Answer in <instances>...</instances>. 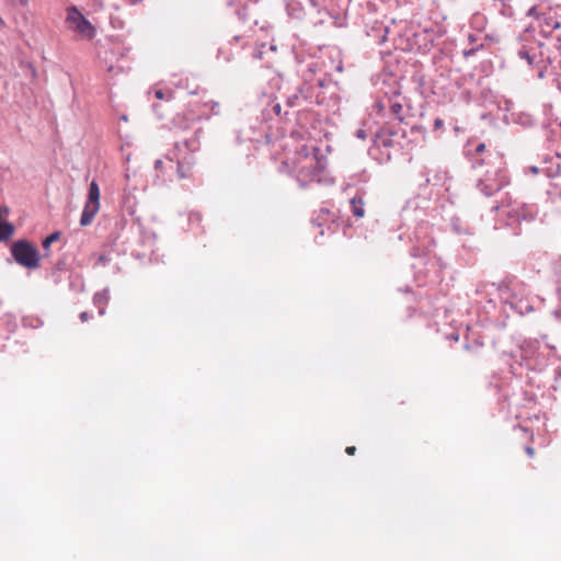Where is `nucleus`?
<instances>
[{
  "mask_svg": "<svg viewBox=\"0 0 561 561\" xmlns=\"http://www.w3.org/2000/svg\"><path fill=\"white\" fill-rule=\"evenodd\" d=\"M291 144L285 146V159L283 161L287 171L294 174L301 185L319 181L324 171L325 158L320 154V149L309 142L290 136Z\"/></svg>",
  "mask_w": 561,
  "mask_h": 561,
  "instance_id": "nucleus-1",
  "label": "nucleus"
},
{
  "mask_svg": "<svg viewBox=\"0 0 561 561\" xmlns=\"http://www.w3.org/2000/svg\"><path fill=\"white\" fill-rule=\"evenodd\" d=\"M193 151L194 149L191 148L188 140L174 145L173 158H171V160L176 161V172L180 180L191 179L193 176V167L196 163Z\"/></svg>",
  "mask_w": 561,
  "mask_h": 561,
  "instance_id": "nucleus-2",
  "label": "nucleus"
},
{
  "mask_svg": "<svg viewBox=\"0 0 561 561\" xmlns=\"http://www.w3.org/2000/svg\"><path fill=\"white\" fill-rule=\"evenodd\" d=\"M65 23L67 28L77 34L81 39H92L95 35L94 26L77 7H69L66 10Z\"/></svg>",
  "mask_w": 561,
  "mask_h": 561,
  "instance_id": "nucleus-3",
  "label": "nucleus"
},
{
  "mask_svg": "<svg viewBox=\"0 0 561 561\" xmlns=\"http://www.w3.org/2000/svg\"><path fill=\"white\" fill-rule=\"evenodd\" d=\"M11 253L14 260L26 268H37L39 265V256L37 249L25 240L13 243Z\"/></svg>",
  "mask_w": 561,
  "mask_h": 561,
  "instance_id": "nucleus-4",
  "label": "nucleus"
},
{
  "mask_svg": "<svg viewBox=\"0 0 561 561\" xmlns=\"http://www.w3.org/2000/svg\"><path fill=\"white\" fill-rule=\"evenodd\" d=\"M202 116L199 114V105L194 104L187 110V113L183 114V116L175 118L174 123L182 129H187L191 127V124L195 121L201 119Z\"/></svg>",
  "mask_w": 561,
  "mask_h": 561,
  "instance_id": "nucleus-5",
  "label": "nucleus"
},
{
  "mask_svg": "<svg viewBox=\"0 0 561 561\" xmlns=\"http://www.w3.org/2000/svg\"><path fill=\"white\" fill-rule=\"evenodd\" d=\"M99 210L100 203L85 202L80 218V225L82 227L91 225Z\"/></svg>",
  "mask_w": 561,
  "mask_h": 561,
  "instance_id": "nucleus-6",
  "label": "nucleus"
},
{
  "mask_svg": "<svg viewBox=\"0 0 561 561\" xmlns=\"http://www.w3.org/2000/svg\"><path fill=\"white\" fill-rule=\"evenodd\" d=\"M8 214L9 209L7 207H0V241L9 239L14 232V227L12 224L8 221H2V219Z\"/></svg>",
  "mask_w": 561,
  "mask_h": 561,
  "instance_id": "nucleus-7",
  "label": "nucleus"
},
{
  "mask_svg": "<svg viewBox=\"0 0 561 561\" xmlns=\"http://www.w3.org/2000/svg\"><path fill=\"white\" fill-rule=\"evenodd\" d=\"M352 213L355 217L362 218L365 215L364 199L360 195H356L351 199Z\"/></svg>",
  "mask_w": 561,
  "mask_h": 561,
  "instance_id": "nucleus-8",
  "label": "nucleus"
},
{
  "mask_svg": "<svg viewBox=\"0 0 561 561\" xmlns=\"http://www.w3.org/2000/svg\"><path fill=\"white\" fill-rule=\"evenodd\" d=\"M506 184H507V181H506V179L503 178L495 184H484L483 192L488 196H491L494 192L502 190Z\"/></svg>",
  "mask_w": 561,
  "mask_h": 561,
  "instance_id": "nucleus-9",
  "label": "nucleus"
},
{
  "mask_svg": "<svg viewBox=\"0 0 561 561\" xmlns=\"http://www.w3.org/2000/svg\"><path fill=\"white\" fill-rule=\"evenodd\" d=\"M87 202L100 203V187L95 181L90 183Z\"/></svg>",
  "mask_w": 561,
  "mask_h": 561,
  "instance_id": "nucleus-10",
  "label": "nucleus"
},
{
  "mask_svg": "<svg viewBox=\"0 0 561 561\" xmlns=\"http://www.w3.org/2000/svg\"><path fill=\"white\" fill-rule=\"evenodd\" d=\"M60 237V232H54L51 234H49L47 238H45V240L43 241V248L45 250H47L50 244L55 241H57Z\"/></svg>",
  "mask_w": 561,
  "mask_h": 561,
  "instance_id": "nucleus-11",
  "label": "nucleus"
},
{
  "mask_svg": "<svg viewBox=\"0 0 561 561\" xmlns=\"http://www.w3.org/2000/svg\"><path fill=\"white\" fill-rule=\"evenodd\" d=\"M154 96L158 99V100H171L173 98V92L172 91H162V90H156L154 91Z\"/></svg>",
  "mask_w": 561,
  "mask_h": 561,
  "instance_id": "nucleus-12",
  "label": "nucleus"
},
{
  "mask_svg": "<svg viewBox=\"0 0 561 561\" xmlns=\"http://www.w3.org/2000/svg\"><path fill=\"white\" fill-rule=\"evenodd\" d=\"M518 55L522 59H525L529 65L533 64V57L529 55L528 50L522 49L518 51Z\"/></svg>",
  "mask_w": 561,
  "mask_h": 561,
  "instance_id": "nucleus-13",
  "label": "nucleus"
},
{
  "mask_svg": "<svg viewBox=\"0 0 561 561\" xmlns=\"http://www.w3.org/2000/svg\"><path fill=\"white\" fill-rule=\"evenodd\" d=\"M390 110L394 115L399 116L402 112V105L400 103H392Z\"/></svg>",
  "mask_w": 561,
  "mask_h": 561,
  "instance_id": "nucleus-14",
  "label": "nucleus"
},
{
  "mask_svg": "<svg viewBox=\"0 0 561 561\" xmlns=\"http://www.w3.org/2000/svg\"><path fill=\"white\" fill-rule=\"evenodd\" d=\"M444 126V122L440 118L434 121V129H440Z\"/></svg>",
  "mask_w": 561,
  "mask_h": 561,
  "instance_id": "nucleus-15",
  "label": "nucleus"
},
{
  "mask_svg": "<svg viewBox=\"0 0 561 561\" xmlns=\"http://www.w3.org/2000/svg\"><path fill=\"white\" fill-rule=\"evenodd\" d=\"M345 453L347 455H350V456H353L356 453V447L355 446H348V447H346Z\"/></svg>",
  "mask_w": 561,
  "mask_h": 561,
  "instance_id": "nucleus-16",
  "label": "nucleus"
},
{
  "mask_svg": "<svg viewBox=\"0 0 561 561\" xmlns=\"http://www.w3.org/2000/svg\"><path fill=\"white\" fill-rule=\"evenodd\" d=\"M89 319H90V314H89L87 311H83V312H81V313H80V320H81L82 322H85V321H88Z\"/></svg>",
  "mask_w": 561,
  "mask_h": 561,
  "instance_id": "nucleus-17",
  "label": "nucleus"
},
{
  "mask_svg": "<svg viewBox=\"0 0 561 561\" xmlns=\"http://www.w3.org/2000/svg\"><path fill=\"white\" fill-rule=\"evenodd\" d=\"M525 453L529 456V457H534L535 456V449L530 446H527L525 448Z\"/></svg>",
  "mask_w": 561,
  "mask_h": 561,
  "instance_id": "nucleus-18",
  "label": "nucleus"
},
{
  "mask_svg": "<svg viewBox=\"0 0 561 561\" xmlns=\"http://www.w3.org/2000/svg\"><path fill=\"white\" fill-rule=\"evenodd\" d=\"M485 150V145L484 144H479L476 148V152L477 153H481Z\"/></svg>",
  "mask_w": 561,
  "mask_h": 561,
  "instance_id": "nucleus-19",
  "label": "nucleus"
},
{
  "mask_svg": "<svg viewBox=\"0 0 561 561\" xmlns=\"http://www.w3.org/2000/svg\"><path fill=\"white\" fill-rule=\"evenodd\" d=\"M154 167H156V169H160L162 167V161L161 160H157L156 163H154Z\"/></svg>",
  "mask_w": 561,
  "mask_h": 561,
  "instance_id": "nucleus-20",
  "label": "nucleus"
},
{
  "mask_svg": "<svg viewBox=\"0 0 561 561\" xmlns=\"http://www.w3.org/2000/svg\"><path fill=\"white\" fill-rule=\"evenodd\" d=\"M21 5H26L28 0H16Z\"/></svg>",
  "mask_w": 561,
  "mask_h": 561,
  "instance_id": "nucleus-21",
  "label": "nucleus"
},
{
  "mask_svg": "<svg viewBox=\"0 0 561 561\" xmlns=\"http://www.w3.org/2000/svg\"><path fill=\"white\" fill-rule=\"evenodd\" d=\"M0 24H2V25L4 24V22H3V20L1 18H0Z\"/></svg>",
  "mask_w": 561,
  "mask_h": 561,
  "instance_id": "nucleus-22",
  "label": "nucleus"
}]
</instances>
